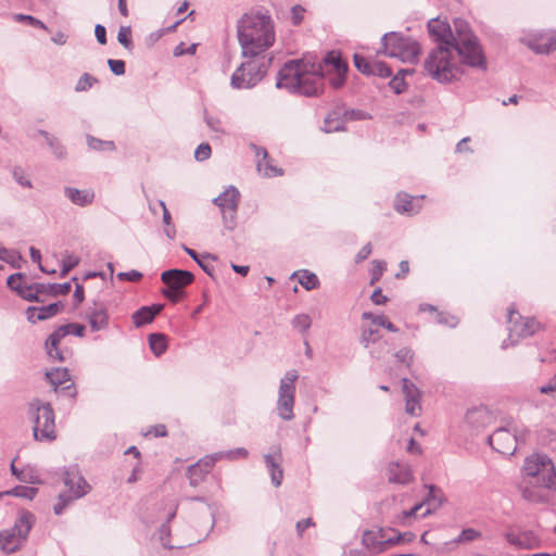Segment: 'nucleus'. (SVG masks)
<instances>
[{
    "label": "nucleus",
    "mask_w": 556,
    "mask_h": 556,
    "mask_svg": "<svg viewBox=\"0 0 556 556\" xmlns=\"http://www.w3.org/2000/svg\"><path fill=\"white\" fill-rule=\"evenodd\" d=\"M428 30L438 47L425 60V71L440 83H450L460 74L458 59L462 63L485 68V58L478 38L469 24L462 18L454 20V28L445 21L432 18Z\"/></svg>",
    "instance_id": "f257e3e1"
},
{
    "label": "nucleus",
    "mask_w": 556,
    "mask_h": 556,
    "mask_svg": "<svg viewBox=\"0 0 556 556\" xmlns=\"http://www.w3.org/2000/svg\"><path fill=\"white\" fill-rule=\"evenodd\" d=\"M336 72L348 73V64L337 51L327 52L321 62L312 56L290 60L279 70L276 87L292 94L318 97L324 91L326 74Z\"/></svg>",
    "instance_id": "f03ea898"
},
{
    "label": "nucleus",
    "mask_w": 556,
    "mask_h": 556,
    "mask_svg": "<svg viewBox=\"0 0 556 556\" xmlns=\"http://www.w3.org/2000/svg\"><path fill=\"white\" fill-rule=\"evenodd\" d=\"M549 491H556V469L552 459L545 454L528 456L522 466V498L544 504L549 500Z\"/></svg>",
    "instance_id": "7ed1b4c3"
},
{
    "label": "nucleus",
    "mask_w": 556,
    "mask_h": 556,
    "mask_svg": "<svg viewBox=\"0 0 556 556\" xmlns=\"http://www.w3.org/2000/svg\"><path fill=\"white\" fill-rule=\"evenodd\" d=\"M238 39L244 58H255L275 41L274 26L268 15L245 13L238 22Z\"/></svg>",
    "instance_id": "20e7f679"
},
{
    "label": "nucleus",
    "mask_w": 556,
    "mask_h": 556,
    "mask_svg": "<svg viewBox=\"0 0 556 556\" xmlns=\"http://www.w3.org/2000/svg\"><path fill=\"white\" fill-rule=\"evenodd\" d=\"M27 413L35 440L51 442L56 439L55 415L50 403L34 399L28 403Z\"/></svg>",
    "instance_id": "39448f33"
},
{
    "label": "nucleus",
    "mask_w": 556,
    "mask_h": 556,
    "mask_svg": "<svg viewBox=\"0 0 556 556\" xmlns=\"http://www.w3.org/2000/svg\"><path fill=\"white\" fill-rule=\"evenodd\" d=\"M63 481L67 490L59 495V501L53 507L55 515L63 514L73 501L84 497L91 489L86 479L80 475L77 465L65 469Z\"/></svg>",
    "instance_id": "423d86ee"
},
{
    "label": "nucleus",
    "mask_w": 556,
    "mask_h": 556,
    "mask_svg": "<svg viewBox=\"0 0 556 556\" xmlns=\"http://www.w3.org/2000/svg\"><path fill=\"white\" fill-rule=\"evenodd\" d=\"M382 47L384 54L402 62L414 63L420 53V46L414 38L395 31L383 35Z\"/></svg>",
    "instance_id": "0eeeda50"
},
{
    "label": "nucleus",
    "mask_w": 556,
    "mask_h": 556,
    "mask_svg": "<svg viewBox=\"0 0 556 556\" xmlns=\"http://www.w3.org/2000/svg\"><path fill=\"white\" fill-rule=\"evenodd\" d=\"M271 58L255 56L242 63L231 75V86L248 89L256 86L266 75Z\"/></svg>",
    "instance_id": "6e6552de"
},
{
    "label": "nucleus",
    "mask_w": 556,
    "mask_h": 556,
    "mask_svg": "<svg viewBox=\"0 0 556 556\" xmlns=\"http://www.w3.org/2000/svg\"><path fill=\"white\" fill-rule=\"evenodd\" d=\"M34 520L31 513L21 511L12 528L0 531V548L8 554L20 549L33 528Z\"/></svg>",
    "instance_id": "1a4fd4ad"
},
{
    "label": "nucleus",
    "mask_w": 556,
    "mask_h": 556,
    "mask_svg": "<svg viewBox=\"0 0 556 556\" xmlns=\"http://www.w3.org/2000/svg\"><path fill=\"white\" fill-rule=\"evenodd\" d=\"M298 379V370L290 369L285 374L279 382L276 410L278 416L286 421H290L294 418L293 408L295 404V382Z\"/></svg>",
    "instance_id": "9d476101"
},
{
    "label": "nucleus",
    "mask_w": 556,
    "mask_h": 556,
    "mask_svg": "<svg viewBox=\"0 0 556 556\" xmlns=\"http://www.w3.org/2000/svg\"><path fill=\"white\" fill-rule=\"evenodd\" d=\"M161 280L165 285L162 294L173 303L179 302L185 295V289L194 281V275L185 269L173 268L161 274Z\"/></svg>",
    "instance_id": "9b49d317"
},
{
    "label": "nucleus",
    "mask_w": 556,
    "mask_h": 556,
    "mask_svg": "<svg viewBox=\"0 0 556 556\" xmlns=\"http://www.w3.org/2000/svg\"><path fill=\"white\" fill-rule=\"evenodd\" d=\"M240 192L235 186L227 187L213 203L222 212L223 223L226 229L233 230L237 226V212L240 203Z\"/></svg>",
    "instance_id": "f8f14e48"
},
{
    "label": "nucleus",
    "mask_w": 556,
    "mask_h": 556,
    "mask_svg": "<svg viewBox=\"0 0 556 556\" xmlns=\"http://www.w3.org/2000/svg\"><path fill=\"white\" fill-rule=\"evenodd\" d=\"M85 326L80 324H66L55 329L46 340V351L50 358L63 362L65 359L63 351L59 348V344L63 338L67 334L73 333L76 337H84Z\"/></svg>",
    "instance_id": "ddd939ff"
},
{
    "label": "nucleus",
    "mask_w": 556,
    "mask_h": 556,
    "mask_svg": "<svg viewBox=\"0 0 556 556\" xmlns=\"http://www.w3.org/2000/svg\"><path fill=\"white\" fill-rule=\"evenodd\" d=\"M508 340L514 345L521 338H527L536 332L539 323L534 318L523 319L513 307L508 308Z\"/></svg>",
    "instance_id": "4468645a"
},
{
    "label": "nucleus",
    "mask_w": 556,
    "mask_h": 556,
    "mask_svg": "<svg viewBox=\"0 0 556 556\" xmlns=\"http://www.w3.org/2000/svg\"><path fill=\"white\" fill-rule=\"evenodd\" d=\"M488 440L492 448L500 454L510 456L517 450L518 437L514 428L501 427Z\"/></svg>",
    "instance_id": "2eb2a0df"
},
{
    "label": "nucleus",
    "mask_w": 556,
    "mask_h": 556,
    "mask_svg": "<svg viewBox=\"0 0 556 556\" xmlns=\"http://www.w3.org/2000/svg\"><path fill=\"white\" fill-rule=\"evenodd\" d=\"M264 462L270 473L271 483L279 486L283 479L282 452L279 445L270 447V452L264 455Z\"/></svg>",
    "instance_id": "dca6fc26"
},
{
    "label": "nucleus",
    "mask_w": 556,
    "mask_h": 556,
    "mask_svg": "<svg viewBox=\"0 0 556 556\" xmlns=\"http://www.w3.org/2000/svg\"><path fill=\"white\" fill-rule=\"evenodd\" d=\"M87 318L93 331L105 329L109 325V315L105 304L101 301H94L92 306L87 309Z\"/></svg>",
    "instance_id": "f3484780"
},
{
    "label": "nucleus",
    "mask_w": 556,
    "mask_h": 556,
    "mask_svg": "<svg viewBox=\"0 0 556 556\" xmlns=\"http://www.w3.org/2000/svg\"><path fill=\"white\" fill-rule=\"evenodd\" d=\"M48 381L54 387L55 392H65L68 396L74 399L76 396V389L73 383L59 389L63 383L70 381V372L66 368H55L46 374Z\"/></svg>",
    "instance_id": "a211bd4d"
},
{
    "label": "nucleus",
    "mask_w": 556,
    "mask_h": 556,
    "mask_svg": "<svg viewBox=\"0 0 556 556\" xmlns=\"http://www.w3.org/2000/svg\"><path fill=\"white\" fill-rule=\"evenodd\" d=\"M421 197L420 199L414 198L405 192L397 193L394 201V208L397 213L415 215L421 210Z\"/></svg>",
    "instance_id": "6ab92c4d"
},
{
    "label": "nucleus",
    "mask_w": 556,
    "mask_h": 556,
    "mask_svg": "<svg viewBox=\"0 0 556 556\" xmlns=\"http://www.w3.org/2000/svg\"><path fill=\"white\" fill-rule=\"evenodd\" d=\"M528 47L539 54H547L556 50V35L545 34L533 36L528 40Z\"/></svg>",
    "instance_id": "aec40b11"
},
{
    "label": "nucleus",
    "mask_w": 556,
    "mask_h": 556,
    "mask_svg": "<svg viewBox=\"0 0 556 556\" xmlns=\"http://www.w3.org/2000/svg\"><path fill=\"white\" fill-rule=\"evenodd\" d=\"M65 197L75 205L87 206L94 200V192L90 189H77L74 187L64 188Z\"/></svg>",
    "instance_id": "412c9836"
},
{
    "label": "nucleus",
    "mask_w": 556,
    "mask_h": 556,
    "mask_svg": "<svg viewBox=\"0 0 556 556\" xmlns=\"http://www.w3.org/2000/svg\"><path fill=\"white\" fill-rule=\"evenodd\" d=\"M163 304L152 306H142L132 314V320L136 327H142L153 321L155 316L163 309Z\"/></svg>",
    "instance_id": "4be33fe9"
},
{
    "label": "nucleus",
    "mask_w": 556,
    "mask_h": 556,
    "mask_svg": "<svg viewBox=\"0 0 556 556\" xmlns=\"http://www.w3.org/2000/svg\"><path fill=\"white\" fill-rule=\"evenodd\" d=\"M466 420L475 428H484L491 424L492 415L484 406L475 407L467 412Z\"/></svg>",
    "instance_id": "5701e85b"
},
{
    "label": "nucleus",
    "mask_w": 556,
    "mask_h": 556,
    "mask_svg": "<svg viewBox=\"0 0 556 556\" xmlns=\"http://www.w3.org/2000/svg\"><path fill=\"white\" fill-rule=\"evenodd\" d=\"M345 123L342 108L337 106L325 117L323 130L325 132L342 131L345 129Z\"/></svg>",
    "instance_id": "b1692460"
},
{
    "label": "nucleus",
    "mask_w": 556,
    "mask_h": 556,
    "mask_svg": "<svg viewBox=\"0 0 556 556\" xmlns=\"http://www.w3.org/2000/svg\"><path fill=\"white\" fill-rule=\"evenodd\" d=\"M257 170L266 177H276L282 175V170L268 161V153L265 149L256 148Z\"/></svg>",
    "instance_id": "393cba45"
},
{
    "label": "nucleus",
    "mask_w": 556,
    "mask_h": 556,
    "mask_svg": "<svg viewBox=\"0 0 556 556\" xmlns=\"http://www.w3.org/2000/svg\"><path fill=\"white\" fill-rule=\"evenodd\" d=\"M182 249L201 267V269L205 274L213 277L214 266L206 263L205 260L216 261L217 260L216 255H213L211 253H204L202 255H199L193 249H190L185 244H182Z\"/></svg>",
    "instance_id": "a878e982"
},
{
    "label": "nucleus",
    "mask_w": 556,
    "mask_h": 556,
    "mask_svg": "<svg viewBox=\"0 0 556 556\" xmlns=\"http://www.w3.org/2000/svg\"><path fill=\"white\" fill-rule=\"evenodd\" d=\"M298 277L299 283L307 291L319 287V279L316 274L303 269L292 274L291 278Z\"/></svg>",
    "instance_id": "bb28decb"
},
{
    "label": "nucleus",
    "mask_w": 556,
    "mask_h": 556,
    "mask_svg": "<svg viewBox=\"0 0 556 556\" xmlns=\"http://www.w3.org/2000/svg\"><path fill=\"white\" fill-rule=\"evenodd\" d=\"M39 291L41 294L56 296V295H65L70 293L72 289L71 282H63V283H39L38 285Z\"/></svg>",
    "instance_id": "cd10ccee"
},
{
    "label": "nucleus",
    "mask_w": 556,
    "mask_h": 556,
    "mask_svg": "<svg viewBox=\"0 0 556 556\" xmlns=\"http://www.w3.org/2000/svg\"><path fill=\"white\" fill-rule=\"evenodd\" d=\"M506 539L513 545L527 548L533 547L536 542V539L529 532H522L519 534L507 533Z\"/></svg>",
    "instance_id": "c85d7f7f"
},
{
    "label": "nucleus",
    "mask_w": 556,
    "mask_h": 556,
    "mask_svg": "<svg viewBox=\"0 0 556 556\" xmlns=\"http://www.w3.org/2000/svg\"><path fill=\"white\" fill-rule=\"evenodd\" d=\"M374 539H375L374 534L368 532V533H365L363 541L366 545H368V546L371 545L374 548H377L378 551H382V545L395 544V543L400 542V540L402 539V535L397 534V536L395 539H392V538H386L381 533L379 539H377V540H374Z\"/></svg>",
    "instance_id": "c756f323"
},
{
    "label": "nucleus",
    "mask_w": 556,
    "mask_h": 556,
    "mask_svg": "<svg viewBox=\"0 0 556 556\" xmlns=\"http://www.w3.org/2000/svg\"><path fill=\"white\" fill-rule=\"evenodd\" d=\"M149 345L154 355L160 356L167 350L166 337L162 333H151Z\"/></svg>",
    "instance_id": "7c9ffc66"
},
{
    "label": "nucleus",
    "mask_w": 556,
    "mask_h": 556,
    "mask_svg": "<svg viewBox=\"0 0 556 556\" xmlns=\"http://www.w3.org/2000/svg\"><path fill=\"white\" fill-rule=\"evenodd\" d=\"M379 330L371 327H362L359 342L365 349L380 340Z\"/></svg>",
    "instance_id": "2f4dec72"
},
{
    "label": "nucleus",
    "mask_w": 556,
    "mask_h": 556,
    "mask_svg": "<svg viewBox=\"0 0 556 556\" xmlns=\"http://www.w3.org/2000/svg\"><path fill=\"white\" fill-rule=\"evenodd\" d=\"M64 307L62 302H55L51 303L49 305H43L40 307H37L38 314L37 318L41 320L49 319L53 316H55L62 308Z\"/></svg>",
    "instance_id": "473e14b6"
},
{
    "label": "nucleus",
    "mask_w": 556,
    "mask_h": 556,
    "mask_svg": "<svg viewBox=\"0 0 556 556\" xmlns=\"http://www.w3.org/2000/svg\"><path fill=\"white\" fill-rule=\"evenodd\" d=\"M8 287L18 294V290L27 288L30 283L26 282V276L22 273L12 274L7 281Z\"/></svg>",
    "instance_id": "72a5a7b5"
},
{
    "label": "nucleus",
    "mask_w": 556,
    "mask_h": 556,
    "mask_svg": "<svg viewBox=\"0 0 556 556\" xmlns=\"http://www.w3.org/2000/svg\"><path fill=\"white\" fill-rule=\"evenodd\" d=\"M46 143L50 148V150L55 159H59V160L65 159L66 148L55 136L52 135L51 137H48V140L46 141Z\"/></svg>",
    "instance_id": "f704fd0d"
},
{
    "label": "nucleus",
    "mask_w": 556,
    "mask_h": 556,
    "mask_svg": "<svg viewBox=\"0 0 556 556\" xmlns=\"http://www.w3.org/2000/svg\"><path fill=\"white\" fill-rule=\"evenodd\" d=\"M39 283H30L27 288H24L23 290H18V295L29 302H40V295L41 292L38 288Z\"/></svg>",
    "instance_id": "c9c22d12"
},
{
    "label": "nucleus",
    "mask_w": 556,
    "mask_h": 556,
    "mask_svg": "<svg viewBox=\"0 0 556 556\" xmlns=\"http://www.w3.org/2000/svg\"><path fill=\"white\" fill-rule=\"evenodd\" d=\"M38 492L37 488L18 485L8 491L9 495H14L16 497H22L26 500H33Z\"/></svg>",
    "instance_id": "e433bc0d"
},
{
    "label": "nucleus",
    "mask_w": 556,
    "mask_h": 556,
    "mask_svg": "<svg viewBox=\"0 0 556 556\" xmlns=\"http://www.w3.org/2000/svg\"><path fill=\"white\" fill-rule=\"evenodd\" d=\"M87 144L90 149H92L94 151H103V150L113 151L115 149V144L113 141H104V140L98 139L93 136H90V135L87 136Z\"/></svg>",
    "instance_id": "4c0bfd02"
},
{
    "label": "nucleus",
    "mask_w": 556,
    "mask_h": 556,
    "mask_svg": "<svg viewBox=\"0 0 556 556\" xmlns=\"http://www.w3.org/2000/svg\"><path fill=\"white\" fill-rule=\"evenodd\" d=\"M205 475L206 472L195 464L188 467L187 476L192 486H197L204 479Z\"/></svg>",
    "instance_id": "58836bf2"
},
{
    "label": "nucleus",
    "mask_w": 556,
    "mask_h": 556,
    "mask_svg": "<svg viewBox=\"0 0 556 556\" xmlns=\"http://www.w3.org/2000/svg\"><path fill=\"white\" fill-rule=\"evenodd\" d=\"M13 18H14V21H16V22L27 23V24H29L30 26L38 27V28H41V29L48 30L47 25H46L42 21H40V20L36 18V17H35V16H33V15L23 14V13H17V14H14V15H13Z\"/></svg>",
    "instance_id": "ea45409f"
},
{
    "label": "nucleus",
    "mask_w": 556,
    "mask_h": 556,
    "mask_svg": "<svg viewBox=\"0 0 556 556\" xmlns=\"http://www.w3.org/2000/svg\"><path fill=\"white\" fill-rule=\"evenodd\" d=\"M219 460H222V455L219 454V452H217V453L204 456L198 463H195V465L199 466V468H202L203 471L208 473L210 470L212 469V467L215 465V463L219 462Z\"/></svg>",
    "instance_id": "a19ab883"
},
{
    "label": "nucleus",
    "mask_w": 556,
    "mask_h": 556,
    "mask_svg": "<svg viewBox=\"0 0 556 556\" xmlns=\"http://www.w3.org/2000/svg\"><path fill=\"white\" fill-rule=\"evenodd\" d=\"M291 324L293 328L298 329L300 332H305L309 329L312 319L307 314H299L293 317Z\"/></svg>",
    "instance_id": "79ce46f5"
},
{
    "label": "nucleus",
    "mask_w": 556,
    "mask_h": 556,
    "mask_svg": "<svg viewBox=\"0 0 556 556\" xmlns=\"http://www.w3.org/2000/svg\"><path fill=\"white\" fill-rule=\"evenodd\" d=\"M222 455V459L236 460V459H244L249 456V452L244 447H237L233 450L222 451L219 452Z\"/></svg>",
    "instance_id": "37998d69"
},
{
    "label": "nucleus",
    "mask_w": 556,
    "mask_h": 556,
    "mask_svg": "<svg viewBox=\"0 0 556 556\" xmlns=\"http://www.w3.org/2000/svg\"><path fill=\"white\" fill-rule=\"evenodd\" d=\"M372 63L374 61H370L361 54H354V65L363 74H371Z\"/></svg>",
    "instance_id": "c03bdc74"
},
{
    "label": "nucleus",
    "mask_w": 556,
    "mask_h": 556,
    "mask_svg": "<svg viewBox=\"0 0 556 556\" xmlns=\"http://www.w3.org/2000/svg\"><path fill=\"white\" fill-rule=\"evenodd\" d=\"M79 257L72 255V254H65L62 260V268L60 276L65 277L74 267H76L79 264Z\"/></svg>",
    "instance_id": "a18cd8bd"
},
{
    "label": "nucleus",
    "mask_w": 556,
    "mask_h": 556,
    "mask_svg": "<svg viewBox=\"0 0 556 556\" xmlns=\"http://www.w3.org/2000/svg\"><path fill=\"white\" fill-rule=\"evenodd\" d=\"M402 391L405 400L420 397L419 389L407 378L402 379Z\"/></svg>",
    "instance_id": "49530a36"
},
{
    "label": "nucleus",
    "mask_w": 556,
    "mask_h": 556,
    "mask_svg": "<svg viewBox=\"0 0 556 556\" xmlns=\"http://www.w3.org/2000/svg\"><path fill=\"white\" fill-rule=\"evenodd\" d=\"M480 538H481V532L477 531L473 528H466L459 533V535L454 540V542L459 544V543L472 542Z\"/></svg>",
    "instance_id": "de8ad7c7"
},
{
    "label": "nucleus",
    "mask_w": 556,
    "mask_h": 556,
    "mask_svg": "<svg viewBox=\"0 0 556 556\" xmlns=\"http://www.w3.org/2000/svg\"><path fill=\"white\" fill-rule=\"evenodd\" d=\"M96 83H98V79L96 77L91 76L88 73H85L78 79V81H77V84L75 86V91H77V92L87 91Z\"/></svg>",
    "instance_id": "09e8293b"
},
{
    "label": "nucleus",
    "mask_w": 556,
    "mask_h": 556,
    "mask_svg": "<svg viewBox=\"0 0 556 556\" xmlns=\"http://www.w3.org/2000/svg\"><path fill=\"white\" fill-rule=\"evenodd\" d=\"M160 205L163 210V223L168 227L164 230V232L168 239H174L176 236V230H175V227H170V224H172L170 213L167 210L164 201H160Z\"/></svg>",
    "instance_id": "8fccbe9b"
},
{
    "label": "nucleus",
    "mask_w": 556,
    "mask_h": 556,
    "mask_svg": "<svg viewBox=\"0 0 556 556\" xmlns=\"http://www.w3.org/2000/svg\"><path fill=\"white\" fill-rule=\"evenodd\" d=\"M118 42L126 49L131 48V28L130 26H121L117 35Z\"/></svg>",
    "instance_id": "3c124183"
},
{
    "label": "nucleus",
    "mask_w": 556,
    "mask_h": 556,
    "mask_svg": "<svg viewBox=\"0 0 556 556\" xmlns=\"http://www.w3.org/2000/svg\"><path fill=\"white\" fill-rule=\"evenodd\" d=\"M386 269V262L378 260L372 261L370 283L374 285L375 282H377L381 278Z\"/></svg>",
    "instance_id": "603ef678"
},
{
    "label": "nucleus",
    "mask_w": 556,
    "mask_h": 556,
    "mask_svg": "<svg viewBox=\"0 0 556 556\" xmlns=\"http://www.w3.org/2000/svg\"><path fill=\"white\" fill-rule=\"evenodd\" d=\"M370 75L379 77H389L392 75V71L384 62L374 61Z\"/></svg>",
    "instance_id": "864d4df0"
},
{
    "label": "nucleus",
    "mask_w": 556,
    "mask_h": 556,
    "mask_svg": "<svg viewBox=\"0 0 556 556\" xmlns=\"http://www.w3.org/2000/svg\"><path fill=\"white\" fill-rule=\"evenodd\" d=\"M420 397L406 399L405 400V412L410 416H418L420 414Z\"/></svg>",
    "instance_id": "5fc2aeb1"
},
{
    "label": "nucleus",
    "mask_w": 556,
    "mask_h": 556,
    "mask_svg": "<svg viewBox=\"0 0 556 556\" xmlns=\"http://www.w3.org/2000/svg\"><path fill=\"white\" fill-rule=\"evenodd\" d=\"M14 180L22 187L31 188V181L24 176V170L20 166H15L12 170Z\"/></svg>",
    "instance_id": "6e6d98bb"
},
{
    "label": "nucleus",
    "mask_w": 556,
    "mask_h": 556,
    "mask_svg": "<svg viewBox=\"0 0 556 556\" xmlns=\"http://www.w3.org/2000/svg\"><path fill=\"white\" fill-rule=\"evenodd\" d=\"M395 357L399 362L406 364L407 367H410L414 358V352L409 348H403L395 353Z\"/></svg>",
    "instance_id": "4d7b16f0"
},
{
    "label": "nucleus",
    "mask_w": 556,
    "mask_h": 556,
    "mask_svg": "<svg viewBox=\"0 0 556 556\" xmlns=\"http://www.w3.org/2000/svg\"><path fill=\"white\" fill-rule=\"evenodd\" d=\"M437 323L440 324V325H444V326H448L451 328H454L458 324V319L455 316L451 315V314H447V313H444V312H439L437 314Z\"/></svg>",
    "instance_id": "13d9d810"
},
{
    "label": "nucleus",
    "mask_w": 556,
    "mask_h": 556,
    "mask_svg": "<svg viewBox=\"0 0 556 556\" xmlns=\"http://www.w3.org/2000/svg\"><path fill=\"white\" fill-rule=\"evenodd\" d=\"M212 149L211 146L206 142H203L198 146V148L194 151V157L197 161H205L211 156Z\"/></svg>",
    "instance_id": "bf43d9fd"
},
{
    "label": "nucleus",
    "mask_w": 556,
    "mask_h": 556,
    "mask_svg": "<svg viewBox=\"0 0 556 556\" xmlns=\"http://www.w3.org/2000/svg\"><path fill=\"white\" fill-rule=\"evenodd\" d=\"M389 480L392 482L405 484L412 480V475L407 468H403V469H401L399 475L391 472Z\"/></svg>",
    "instance_id": "052dcab7"
},
{
    "label": "nucleus",
    "mask_w": 556,
    "mask_h": 556,
    "mask_svg": "<svg viewBox=\"0 0 556 556\" xmlns=\"http://www.w3.org/2000/svg\"><path fill=\"white\" fill-rule=\"evenodd\" d=\"M170 535V528L169 525L163 523L159 529V540L161 544L166 548H173V546L169 544V538Z\"/></svg>",
    "instance_id": "680f3d73"
},
{
    "label": "nucleus",
    "mask_w": 556,
    "mask_h": 556,
    "mask_svg": "<svg viewBox=\"0 0 556 556\" xmlns=\"http://www.w3.org/2000/svg\"><path fill=\"white\" fill-rule=\"evenodd\" d=\"M108 65L111 70V72L116 75V76H121V75H124L125 74V62L123 60H113V59H109L108 60Z\"/></svg>",
    "instance_id": "e2e57ef3"
},
{
    "label": "nucleus",
    "mask_w": 556,
    "mask_h": 556,
    "mask_svg": "<svg viewBox=\"0 0 556 556\" xmlns=\"http://www.w3.org/2000/svg\"><path fill=\"white\" fill-rule=\"evenodd\" d=\"M329 75V83L334 89H339L344 85L346 79V73L336 72L330 73Z\"/></svg>",
    "instance_id": "0e129e2a"
},
{
    "label": "nucleus",
    "mask_w": 556,
    "mask_h": 556,
    "mask_svg": "<svg viewBox=\"0 0 556 556\" xmlns=\"http://www.w3.org/2000/svg\"><path fill=\"white\" fill-rule=\"evenodd\" d=\"M117 278L124 281H139L142 278V274L138 270L121 271L117 274Z\"/></svg>",
    "instance_id": "69168bd1"
},
{
    "label": "nucleus",
    "mask_w": 556,
    "mask_h": 556,
    "mask_svg": "<svg viewBox=\"0 0 556 556\" xmlns=\"http://www.w3.org/2000/svg\"><path fill=\"white\" fill-rule=\"evenodd\" d=\"M204 121L206 125L215 132H223L222 122L217 116H212L208 114L204 115Z\"/></svg>",
    "instance_id": "338daca9"
},
{
    "label": "nucleus",
    "mask_w": 556,
    "mask_h": 556,
    "mask_svg": "<svg viewBox=\"0 0 556 556\" xmlns=\"http://www.w3.org/2000/svg\"><path fill=\"white\" fill-rule=\"evenodd\" d=\"M374 325L384 327L387 330L391 332H396L399 329L394 324L389 321L383 315H378L374 319Z\"/></svg>",
    "instance_id": "774afa93"
}]
</instances>
